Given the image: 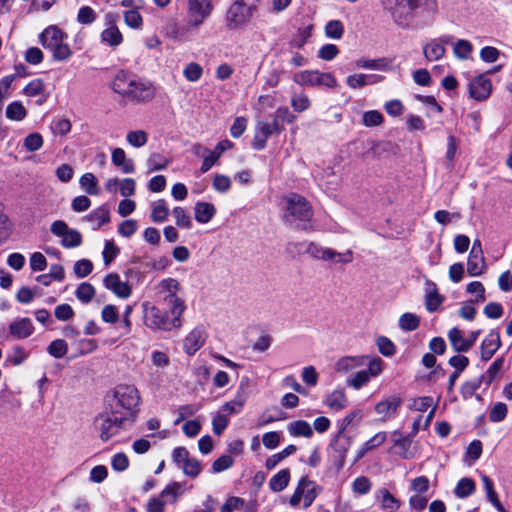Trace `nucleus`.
<instances>
[{
  "mask_svg": "<svg viewBox=\"0 0 512 512\" xmlns=\"http://www.w3.org/2000/svg\"><path fill=\"white\" fill-rule=\"evenodd\" d=\"M288 430L294 436L310 437L313 433L311 426L302 420L291 423Z\"/></svg>",
  "mask_w": 512,
  "mask_h": 512,
  "instance_id": "52",
  "label": "nucleus"
},
{
  "mask_svg": "<svg viewBox=\"0 0 512 512\" xmlns=\"http://www.w3.org/2000/svg\"><path fill=\"white\" fill-rule=\"evenodd\" d=\"M111 88L115 93L136 102L149 101L155 96V88L151 82L125 71L116 73Z\"/></svg>",
  "mask_w": 512,
  "mask_h": 512,
  "instance_id": "1",
  "label": "nucleus"
},
{
  "mask_svg": "<svg viewBox=\"0 0 512 512\" xmlns=\"http://www.w3.org/2000/svg\"><path fill=\"white\" fill-rule=\"evenodd\" d=\"M408 407L411 412L428 413L427 416H434L436 412V404L432 397L412 399Z\"/></svg>",
  "mask_w": 512,
  "mask_h": 512,
  "instance_id": "24",
  "label": "nucleus"
},
{
  "mask_svg": "<svg viewBox=\"0 0 512 512\" xmlns=\"http://www.w3.org/2000/svg\"><path fill=\"white\" fill-rule=\"evenodd\" d=\"M501 347L500 334L497 330H491L481 343V359L490 360L496 351Z\"/></svg>",
  "mask_w": 512,
  "mask_h": 512,
  "instance_id": "19",
  "label": "nucleus"
},
{
  "mask_svg": "<svg viewBox=\"0 0 512 512\" xmlns=\"http://www.w3.org/2000/svg\"><path fill=\"white\" fill-rule=\"evenodd\" d=\"M151 207V217L154 222H164L167 219L169 215V209L166 202L163 199L154 201L151 204Z\"/></svg>",
  "mask_w": 512,
  "mask_h": 512,
  "instance_id": "46",
  "label": "nucleus"
},
{
  "mask_svg": "<svg viewBox=\"0 0 512 512\" xmlns=\"http://www.w3.org/2000/svg\"><path fill=\"white\" fill-rule=\"evenodd\" d=\"M105 20L106 28L101 33V40L109 46L116 47L123 41L122 33L116 26L117 15L114 13H107Z\"/></svg>",
  "mask_w": 512,
  "mask_h": 512,
  "instance_id": "14",
  "label": "nucleus"
},
{
  "mask_svg": "<svg viewBox=\"0 0 512 512\" xmlns=\"http://www.w3.org/2000/svg\"><path fill=\"white\" fill-rule=\"evenodd\" d=\"M273 130L269 123L260 121L256 125V132L253 140V147L257 150H262L266 146L267 139L272 135Z\"/></svg>",
  "mask_w": 512,
  "mask_h": 512,
  "instance_id": "29",
  "label": "nucleus"
},
{
  "mask_svg": "<svg viewBox=\"0 0 512 512\" xmlns=\"http://www.w3.org/2000/svg\"><path fill=\"white\" fill-rule=\"evenodd\" d=\"M487 269L484 254L469 253L467 271L472 277L482 275Z\"/></svg>",
  "mask_w": 512,
  "mask_h": 512,
  "instance_id": "30",
  "label": "nucleus"
},
{
  "mask_svg": "<svg viewBox=\"0 0 512 512\" xmlns=\"http://www.w3.org/2000/svg\"><path fill=\"white\" fill-rule=\"evenodd\" d=\"M380 79H381V77L367 75V74H363V73L353 74L346 78V84L352 89H357V88L364 87L368 84L375 83V82L379 81Z\"/></svg>",
  "mask_w": 512,
  "mask_h": 512,
  "instance_id": "36",
  "label": "nucleus"
},
{
  "mask_svg": "<svg viewBox=\"0 0 512 512\" xmlns=\"http://www.w3.org/2000/svg\"><path fill=\"white\" fill-rule=\"evenodd\" d=\"M449 342L455 352L463 353L470 350L467 337L464 336L462 330L454 327L448 331Z\"/></svg>",
  "mask_w": 512,
  "mask_h": 512,
  "instance_id": "27",
  "label": "nucleus"
},
{
  "mask_svg": "<svg viewBox=\"0 0 512 512\" xmlns=\"http://www.w3.org/2000/svg\"><path fill=\"white\" fill-rule=\"evenodd\" d=\"M287 211L295 221L303 223V227L307 226V223L313 216V210L309 202L301 195L291 194L286 198Z\"/></svg>",
  "mask_w": 512,
  "mask_h": 512,
  "instance_id": "11",
  "label": "nucleus"
},
{
  "mask_svg": "<svg viewBox=\"0 0 512 512\" xmlns=\"http://www.w3.org/2000/svg\"><path fill=\"white\" fill-rule=\"evenodd\" d=\"M504 365V358H497L487 369L485 374L482 376V381L485 382L486 385H490L499 375Z\"/></svg>",
  "mask_w": 512,
  "mask_h": 512,
  "instance_id": "47",
  "label": "nucleus"
},
{
  "mask_svg": "<svg viewBox=\"0 0 512 512\" xmlns=\"http://www.w3.org/2000/svg\"><path fill=\"white\" fill-rule=\"evenodd\" d=\"M195 219L197 222L208 223L216 214V208L208 202H198L194 207Z\"/></svg>",
  "mask_w": 512,
  "mask_h": 512,
  "instance_id": "31",
  "label": "nucleus"
},
{
  "mask_svg": "<svg viewBox=\"0 0 512 512\" xmlns=\"http://www.w3.org/2000/svg\"><path fill=\"white\" fill-rule=\"evenodd\" d=\"M384 5L400 27L409 26L415 10L423 8L428 12H434L437 7L436 0H385Z\"/></svg>",
  "mask_w": 512,
  "mask_h": 512,
  "instance_id": "4",
  "label": "nucleus"
},
{
  "mask_svg": "<svg viewBox=\"0 0 512 512\" xmlns=\"http://www.w3.org/2000/svg\"><path fill=\"white\" fill-rule=\"evenodd\" d=\"M362 122L366 127L378 126L383 122V115L377 110L366 111L363 114Z\"/></svg>",
  "mask_w": 512,
  "mask_h": 512,
  "instance_id": "63",
  "label": "nucleus"
},
{
  "mask_svg": "<svg viewBox=\"0 0 512 512\" xmlns=\"http://www.w3.org/2000/svg\"><path fill=\"white\" fill-rule=\"evenodd\" d=\"M26 358H27L26 351L23 348H21V347H15L7 355L5 363L7 365L11 364V365L17 366V365H20L21 363H23Z\"/></svg>",
  "mask_w": 512,
  "mask_h": 512,
  "instance_id": "64",
  "label": "nucleus"
},
{
  "mask_svg": "<svg viewBox=\"0 0 512 512\" xmlns=\"http://www.w3.org/2000/svg\"><path fill=\"white\" fill-rule=\"evenodd\" d=\"M297 487H302V490H303L302 498H303L304 508H308L313 503L315 498L317 497L318 490H320V488L316 485V483L314 481L309 480L307 477H302L301 480L299 481Z\"/></svg>",
  "mask_w": 512,
  "mask_h": 512,
  "instance_id": "26",
  "label": "nucleus"
},
{
  "mask_svg": "<svg viewBox=\"0 0 512 512\" xmlns=\"http://www.w3.org/2000/svg\"><path fill=\"white\" fill-rule=\"evenodd\" d=\"M50 229L55 236L61 237V245L65 248H75L82 243V235L80 232L75 229H70L62 220L54 221Z\"/></svg>",
  "mask_w": 512,
  "mask_h": 512,
  "instance_id": "12",
  "label": "nucleus"
},
{
  "mask_svg": "<svg viewBox=\"0 0 512 512\" xmlns=\"http://www.w3.org/2000/svg\"><path fill=\"white\" fill-rule=\"evenodd\" d=\"M9 329L11 335L18 339L27 338L34 331L32 321L29 318H22L12 322Z\"/></svg>",
  "mask_w": 512,
  "mask_h": 512,
  "instance_id": "28",
  "label": "nucleus"
},
{
  "mask_svg": "<svg viewBox=\"0 0 512 512\" xmlns=\"http://www.w3.org/2000/svg\"><path fill=\"white\" fill-rule=\"evenodd\" d=\"M169 163V159L159 153H152L147 160L150 172L165 169Z\"/></svg>",
  "mask_w": 512,
  "mask_h": 512,
  "instance_id": "55",
  "label": "nucleus"
},
{
  "mask_svg": "<svg viewBox=\"0 0 512 512\" xmlns=\"http://www.w3.org/2000/svg\"><path fill=\"white\" fill-rule=\"evenodd\" d=\"M366 356H345L335 363V371L338 373H349L358 368H362L366 364Z\"/></svg>",
  "mask_w": 512,
  "mask_h": 512,
  "instance_id": "21",
  "label": "nucleus"
},
{
  "mask_svg": "<svg viewBox=\"0 0 512 512\" xmlns=\"http://www.w3.org/2000/svg\"><path fill=\"white\" fill-rule=\"evenodd\" d=\"M310 99L309 97L304 94H295L291 98V106L296 112H303L307 110L310 107Z\"/></svg>",
  "mask_w": 512,
  "mask_h": 512,
  "instance_id": "61",
  "label": "nucleus"
},
{
  "mask_svg": "<svg viewBox=\"0 0 512 512\" xmlns=\"http://www.w3.org/2000/svg\"><path fill=\"white\" fill-rule=\"evenodd\" d=\"M233 147V143L227 139L220 141L215 148L210 151V153L204 158L203 163L201 165V172L206 173L209 171L221 157V155L231 149Z\"/></svg>",
  "mask_w": 512,
  "mask_h": 512,
  "instance_id": "20",
  "label": "nucleus"
},
{
  "mask_svg": "<svg viewBox=\"0 0 512 512\" xmlns=\"http://www.w3.org/2000/svg\"><path fill=\"white\" fill-rule=\"evenodd\" d=\"M420 325V318L413 313H404L399 318V327L404 331H414Z\"/></svg>",
  "mask_w": 512,
  "mask_h": 512,
  "instance_id": "48",
  "label": "nucleus"
},
{
  "mask_svg": "<svg viewBox=\"0 0 512 512\" xmlns=\"http://www.w3.org/2000/svg\"><path fill=\"white\" fill-rule=\"evenodd\" d=\"M357 68L386 71L389 69V62L385 58L365 59L361 58L355 62Z\"/></svg>",
  "mask_w": 512,
  "mask_h": 512,
  "instance_id": "37",
  "label": "nucleus"
},
{
  "mask_svg": "<svg viewBox=\"0 0 512 512\" xmlns=\"http://www.w3.org/2000/svg\"><path fill=\"white\" fill-rule=\"evenodd\" d=\"M289 480H290L289 470L282 469L270 479L269 487L274 492H280L287 487Z\"/></svg>",
  "mask_w": 512,
  "mask_h": 512,
  "instance_id": "39",
  "label": "nucleus"
},
{
  "mask_svg": "<svg viewBox=\"0 0 512 512\" xmlns=\"http://www.w3.org/2000/svg\"><path fill=\"white\" fill-rule=\"evenodd\" d=\"M103 284L105 288L111 290L119 298L126 299L131 295V287L127 282L122 281L120 276L116 273L108 274L104 278Z\"/></svg>",
  "mask_w": 512,
  "mask_h": 512,
  "instance_id": "18",
  "label": "nucleus"
},
{
  "mask_svg": "<svg viewBox=\"0 0 512 512\" xmlns=\"http://www.w3.org/2000/svg\"><path fill=\"white\" fill-rule=\"evenodd\" d=\"M451 36H442L432 39L423 46V54L428 61H437L441 59L446 52L445 45L450 43Z\"/></svg>",
  "mask_w": 512,
  "mask_h": 512,
  "instance_id": "17",
  "label": "nucleus"
},
{
  "mask_svg": "<svg viewBox=\"0 0 512 512\" xmlns=\"http://www.w3.org/2000/svg\"><path fill=\"white\" fill-rule=\"evenodd\" d=\"M344 33L343 24L339 20H331L325 26V34L331 39H340Z\"/></svg>",
  "mask_w": 512,
  "mask_h": 512,
  "instance_id": "59",
  "label": "nucleus"
},
{
  "mask_svg": "<svg viewBox=\"0 0 512 512\" xmlns=\"http://www.w3.org/2000/svg\"><path fill=\"white\" fill-rule=\"evenodd\" d=\"M126 140L131 146L140 148L146 145L148 135L144 130H133L127 133Z\"/></svg>",
  "mask_w": 512,
  "mask_h": 512,
  "instance_id": "50",
  "label": "nucleus"
},
{
  "mask_svg": "<svg viewBox=\"0 0 512 512\" xmlns=\"http://www.w3.org/2000/svg\"><path fill=\"white\" fill-rule=\"evenodd\" d=\"M181 490V485L177 482L169 484L166 488L161 492V500L167 503L176 502Z\"/></svg>",
  "mask_w": 512,
  "mask_h": 512,
  "instance_id": "54",
  "label": "nucleus"
},
{
  "mask_svg": "<svg viewBox=\"0 0 512 512\" xmlns=\"http://www.w3.org/2000/svg\"><path fill=\"white\" fill-rule=\"evenodd\" d=\"M44 143L42 135L38 132L28 134L23 140L24 148L29 152L38 151Z\"/></svg>",
  "mask_w": 512,
  "mask_h": 512,
  "instance_id": "49",
  "label": "nucleus"
},
{
  "mask_svg": "<svg viewBox=\"0 0 512 512\" xmlns=\"http://www.w3.org/2000/svg\"><path fill=\"white\" fill-rule=\"evenodd\" d=\"M354 259L353 251L347 250L345 252H337L332 248H325L323 261L332 262L336 264H348Z\"/></svg>",
  "mask_w": 512,
  "mask_h": 512,
  "instance_id": "34",
  "label": "nucleus"
},
{
  "mask_svg": "<svg viewBox=\"0 0 512 512\" xmlns=\"http://www.w3.org/2000/svg\"><path fill=\"white\" fill-rule=\"evenodd\" d=\"M255 8L243 0H236L227 11L226 24L229 29H239L245 26L253 16Z\"/></svg>",
  "mask_w": 512,
  "mask_h": 512,
  "instance_id": "9",
  "label": "nucleus"
},
{
  "mask_svg": "<svg viewBox=\"0 0 512 512\" xmlns=\"http://www.w3.org/2000/svg\"><path fill=\"white\" fill-rule=\"evenodd\" d=\"M96 20V13L90 6H82L77 13V22L82 25L92 24Z\"/></svg>",
  "mask_w": 512,
  "mask_h": 512,
  "instance_id": "60",
  "label": "nucleus"
},
{
  "mask_svg": "<svg viewBox=\"0 0 512 512\" xmlns=\"http://www.w3.org/2000/svg\"><path fill=\"white\" fill-rule=\"evenodd\" d=\"M111 161L125 174H130L135 171V165L133 160L127 158L126 153L122 148H114L112 150Z\"/></svg>",
  "mask_w": 512,
  "mask_h": 512,
  "instance_id": "23",
  "label": "nucleus"
},
{
  "mask_svg": "<svg viewBox=\"0 0 512 512\" xmlns=\"http://www.w3.org/2000/svg\"><path fill=\"white\" fill-rule=\"evenodd\" d=\"M75 295L82 303H89L95 295L94 287L87 282L81 283L76 289Z\"/></svg>",
  "mask_w": 512,
  "mask_h": 512,
  "instance_id": "51",
  "label": "nucleus"
},
{
  "mask_svg": "<svg viewBox=\"0 0 512 512\" xmlns=\"http://www.w3.org/2000/svg\"><path fill=\"white\" fill-rule=\"evenodd\" d=\"M444 302V297L439 294L437 286L432 281L426 282L425 307L429 312H435Z\"/></svg>",
  "mask_w": 512,
  "mask_h": 512,
  "instance_id": "22",
  "label": "nucleus"
},
{
  "mask_svg": "<svg viewBox=\"0 0 512 512\" xmlns=\"http://www.w3.org/2000/svg\"><path fill=\"white\" fill-rule=\"evenodd\" d=\"M379 498L381 508L385 512H396L401 505V502L396 499L387 489L380 490Z\"/></svg>",
  "mask_w": 512,
  "mask_h": 512,
  "instance_id": "38",
  "label": "nucleus"
},
{
  "mask_svg": "<svg viewBox=\"0 0 512 512\" xmlns=\"http://www.w3.org/2000/svg\"><path fill=\"white\" fill-rule=\"evenodd\" d=\"M466 291L470 294L475 295V299L472 300V303H482L486 299L485 287L479 281L470 282L466 287Z\"/></svg>",
  "mask_w": 512,
  "mask_h": 512,
  "instance_id": "56",
  "label": "nucleus"
},
{
  "mask_svg": "<svg viewBox=\"0 0 512 512\" xmlns=\"http://www.w3.org/2000/svg\"><path fill=\"white\" fill-rule=\"evenodd\" d=\"M312 35V26H306L298 29L297 33L292 37L289 46L293 49H301Z\"/></svg>",
  "mask_w": 512,
  "mask_h": 512,
  "instance_id": "45",
  "label": "nucleus"
},
{
  "mask_svg": "<svg viewBox=\"0 0 512 512\" xmlns=\"http://www.w3.org/2000/svg\"><path fill=\"white\" fill-rule=\"evenodd\" d=\"M294 82L306 86H326L335 88L338 86L336 78L329 72L317 70H305L298 72L293 77Z\"/></svg>",
  "mask_w": 512,
  "mask_h": 512,
  "instance_id": "10",
  "label": "nucleus"
},
{
  "mask_svg": "<svg viewBox=\"0 0 512 512\" xmlns=\"http://www.w3.org/2000/svg\"><path fill=\"white\" fill-rule=\"evenodd\" d=\"M86 220L91 223L92 229L96 230L110 221V212L106 207L101 206L90 212Z\"/></svg>",
  "mask_w": 512,
  "mask_h": 512,
  "instance_id": "33",
  "label": "nucleus"
},
{
  "mask_svg": "<svg viewBox=\"0 0 512 512\" xmlns=\"http://www.w3.org/2000/svg\"><path fill=\"white\" fill-rule=\"evenodd\" d=\"M475 482L468 477L460 479L454 489V494L458 498H466L475 492Z\"/></svg>",
  "mask_w": 512,
  "mask_h": 512,
  "instance_id": "43",
  "label": "nucleus"
},
{
  "mask_svg": "<svg viewBox=\"0 0 512 512\" xmlns=\"http://www.w3.org/2000/svg\"><path fill=\"white\" fill-rule=\"evenodd\" d=\"M492 91V83L485 74L476 76L469 84L470 96L477 100H486Z\"/></svg>",
  "mask_w": 512,
  "mask_h": 512,
  "instance_id": "15",
  "label": "nucleus"
},
{
  "mask_svg": "<svg viewBox=\"0 0 512 512\" xmlns=\"http://www.w3.org/2000/svg\"><path fill=\"white\" fill-rule=\"evenodd\" d=\"M180 290L179 282L174 278H166L157 285V294L166 306V312L176 323V327H182V315L186 310V304L183 298L178 295Z\"/></svg>",
  "mask_w": 512,
  "mask_h": 512,
  "instance_id": "3",
  "label": "nucleus"
},
{
  "mask_svg": "<svg viewBox=\"0 0 512 512\" xmlns=\"http://www.w3.org/2000/svg\"><path fill=\"white\" fill-rule=\"evenodd\" d=\"M143 320L147 328L151 330L171 331L179 329L166 311L158 306L145 301L142 303Z\"/></svg>",
  "mask_w": 512,
  "mask_h": 512,
  "instance_id": "6",
  "label": "nucleus"
},
{
  "mask_svg": "<svg viewBox=\"0 0 512 512\" xmlns=\"http://www.w3.org/2000/svg\"><path fill=\"white\" fill-rule=\"evenodd\" d=\"M67 350V343L63 339H56L47 347V352L55 358H62L66 355Z\"/></svg>",
  "mask_w": 512,
  "mask_h": 512,
  "instance_id": "57",
  "label": "nucleus"
},
{
  "mask_svg": "<svg viewBox=\"0 0 512 512\" xmlns=\"http://www.w3.org/2000/svg\"><path fill=\"white\" fill-rule=\"evenodd\" d=\"M140 394L135 385L121 383L105 396V404L112 414L134 415L139 412Z\"/></svg>",
  "mask_w": 512,
  "mask_h": 512,
  "instance_id": "2",
  "label": "nucleus"
},
{
  "mask_svg": "<svg viewBox=\"0 0 512 512\" xmlns=\"http://www.w3.org/2000/svg\"><path fill=\"white\" fill-rule=\"evenodd\" d=\"M203 74V68L201 65L195 62L188 63L183 70V75L187 81L196 82Z\"/></svg>",
  "mask_w": 512,
  "mask_h": 512,
  "instance_id": "53",
  "label": "nucleus"
},
{
  "mask_svg": "<svg viewBox=\"0 0 512 512\" xmlns=\"http://www.w3.org/2000/svg\"><path fill=\"white\" fill-rule=\"evenodd\" d=\"M473 50L472 43L465 39H459L453 45V54L460 60L469 59Z\"/></svg>",
  "mask_w": 512,
  "mask_h": 512,
  "instance_id": "40",
  "label": "nucleus"
},
{
  "mask_svg": "<svg viewBox=\"0 0 512 512\" xmlns=\"http://www.w3.org/2000/svg\"><path fill=\"white\" fill-rule=\"evenodd\" d=\"M213 12L211 0H187L186 17L189 29H198Z\"/></svg>",
  "mask_w": 512,
  "mask_h": 512,
  "instance_id": "7",
  "label": "nucleus"
},
{
  "mask_svg": "<svg viewBox=\"0 0 512 512\" xmlns=\"http://www.w3.org/2000/svg\"><path fill=\"white\" fill-rule=\"evenodd\" d=\"M249 391H248V379L243 378L240 381L237 393L233 400L227 402L222 407L223 416H227L229 414H239L242 412L243 407L248 399Z\"/></svg>",
  "mask_w": 512,
  "mask_h": 512,
  "instance_id": "13",
  "label": "nucleus"
},
{
  "mask_svg": "<svg viewBox=\"0 0 512 512\" xmlns=\"http://www.w3.org/2000/svg\"><path fill=\"white\" fill-rule=\"evenodd\" d=\"M348 403L346 394L343 390H335L328 394L324 400V404L328 406L332 412H338Z\"/></svg>",
  "mask_w": 512,
  "mask_h": 512,
  "instance_id": "32",
  "label": "nucleus"
},
{
  "mask_svg": "<svg viewBox=\"0 0 512 512\" xmlns=\"http://www.w3.org/2000/svg\"><path fill=\"white\" fill-rule=\"evenodd\" d=\"M81 188L89 195H99L98 180L93 173H85L79 180Z\"/></svg>",
  "mask_w": 512,
  "mask_h": 512,
  "instance_id": "42",
  "label": "nucleus"
},
{
  "mask_svg": "<svg viewBox=\"0 0 512 512\" xmlns=\"http://www.w3.org/2000/svg\"><path fill=\"white\" fill-rule=\"evenodd\" d=\"M401 404L402 398L400 396L390 395L376 404L375 411L384 415L396 414Z\"/></svg>",
  "mask_w": 512,
  "mask_h": 512,
  "instance_id": "25",
  "label": "nucleus"
},
{
  "mask_svg": "<svg viewBox=\"0 0 512 512\" xmlns=\"http://www.w3.org/2000/svg\"><path fill=\"white\" fill-rule=\"evenodd\" d=\"M6 117L12 121H22L27 116V109L20 101H14L6 107Z\"/></svg>",
  "mask_w": 512,
  "mask_h": 512,
  "instance_id": "41",
  "label": "nucleus"
},
{
  "mask_svg": "<svg viewBox=\"0 0 512 512\" xmlns=\"http://www.w3.org/2000/svg\"><path fill=\"white\" fill-rule=\"evenodd\" d=\"M376 345L378 347L379 352L384 356H392L395 353V345L394 343L385 336H379L376 339Z\"/></svg>",
  "mask_w": 512,
  "mask_h": 512,
  "instance_id": "62",
  "label": "nucleus"
},
{
  "mask_svg": "<svg viewBox=\"0 0 512 512\" xmlns=\"http://www.w3.org/2000/svg\"><path fill=\"white\" fill-rule=\"evenodd\" d=\"M393 442L396 447L400 449L399 455L403 458H408V450L412 443V436L410 434L403 435L399 431L393 433Z\"/></svg>",
  "mask_w": 512,
  "mask_h": 512,
  "instance_id": "44",
  "label": "nucleus"
},
{
  "mask_svg": "<svg viewBox=\"0 0 512 512\" xmlns=\"http://www.w3.org/2000/svg\"><path fill=\"white\" fill-rule=\"evenodd\" d=\"M64 34L56 26L46 28L41 34V43L49 49L54 59L58 61H65L72 55V51L67 43H64Z\"/></svg>",
  "mask_w": 512,
  "mask_h": 512,
  "instance_id": "5",
  "label": "nucleus"
},
{
  "mask_svg": "<svg viewBox=\"0 0 512 512\" xmlns=\"http://www.w3.org/2000/svg\"><path fill=\"white\" fill-rule=\"evenodd\" d=\"M125 419L126 418H105V420L101 424V439L103 441L109 440L113 435H115L118 432L119 429L122 428V424Z\"/></svg>",
  "mask_w": 512,
  "mask_h": 512,
  "instance_id": "35",
  "label": "nucleus"
},
{
  "mask_svg": "<svg viewBox=\"0 0 512 512\" xmlns=\"http://www.w3.org/2000/svg\"><path fill=\"white\" fill-rule=\"evenodd\" d=\"M207 332L202 325L196 326L185 337L183 348L188 355L196 353L205 343Z\"/></svg>",
  "mask_w": 512,
  "mask_h": 512,
  "instance_id": "16",
  "label": "nucleus"
},
{
  "mask_svg": "<svg viewBox=\"0 0 512 512\" xmlns=\"http://www.w3.org/2000/svg\"><path fill=\"white\" fill-rule=\"evenodd\" d=\"M383 371V360L379 357L371 359L367 365V369H363L351 374L346 379V385L355 390H359L366 386L370 379L379 376Z\"/></svg>",
  "mask_w": 512,
  "mask_h": 512,
  "instance_id": "8",
  "label": "nucleus"
},
{
  "mask_svg": "<svg viewBox=\"0 0 512 512\" xmlns=\"http://www.w3.org/2000/svg\"><path fill=\"white\" fill-rule=\"evenodd\" d=\"M172 214L178 227L187 229L192 227V220L189 214H187L183 208L175 207L172 211Z\"/></svg>",
  "mask_w": 512,
  "mask_h": 512,
  "instance_id": "58",
  "label": "nucleus"
}]
</instances>
